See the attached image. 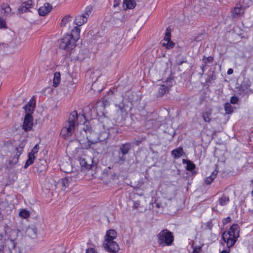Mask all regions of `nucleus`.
Returning <instances> with one entry per match:
<instances>
[{
	"mask_svg": "<svg viewBox=\"0 0 253 253\" xmlns=\"http://www.w3.org/2000/svg\"><path fill=\"white\" fill-rule=\"evenodd\" d=\"M94 249L93 248H89L86 250V253H94Z\"/></svg>",
	"mask_w": 253,
	"mask_h": 253,
	"instance_id": "45",
	"label": "nucleus"
},
{
	"mask_svg": "<svg viewBox=\"0 0 253 253\" xmlns=\"http://www.w3.org/2000/svg\"><path fill=\"white\" fill-rule=\"evenodd\" d=\"M213 58L212 57L209 56L205 59V61H204V62L205 63H211L213 61Z\"/></svg>",
	"mask_w": 253,
	"mask_h": 253,
	"instance_id": "41",
	"label": "nucleus"
},
{
	"mask_svg": "<svg viewBox=\"0 0 253 253\" xmlns=\"http://www.w3.org/2000/svg\"><path fill=\"white\" fill-rule=\"evenodd\" d=\"M131 145L130 143H125L122 145L118 150V163L122 164L126 160V155L130 151Z\"/></svg>",
	"mask_w": 253,
	"mask_h": 253,
	"instance_id": "7",
	"label": "nucleus"
},
{
	"mask_svg": "<svg viewBox=\"0 0 253 253\" xmlns=\"http://www.w3.org/2000/svg\"><path fill=\"white\" fill-rule=\"evenodd\" d=\"M218 204L221 206H224L228 204L229 202V197L225 194H223L221 197L218 199Z\"/></svg>",
	"mask_w": 253,
	"mask_h": 253,
	"instance_id": "22",
	"label": "nucleus"
},
{
	"mask_svg": "<svg viewBox=\"0 0 253 253\" xmlns=\"http://www.w3.org/2000/svg\"><path fill=\"white\" fill-rule=\"evenodd\" d=\"M239 226L237 224L232 225L229 228L227 233L224 232L222 234V239L226 243L228 248L232 247L239 237Z\"/></svg>",
	"mask_w": 253,
	"mask_h": 253,
	"instance_id": "2",
	"label": "nucleus"
},
{
	"mask_svg": "<svg viewBox=\"0 0 253 253\" xmlns=\"http://www.w3.org/2000/svg\"><path fill=\"white\" fill-rule=\"evenodd\" d=\"M157 242L160 247L171 246L174 241V237L172 232L168 229L162 230L157 235Z\"/></svg>",
	"mask_w": 253,
	"mask_h": 253,
	"instance_id": "3",
	"label": "nucleus"
},
{
	"mask_svg": "<svg viewBox=\"0 0 253 253\" xmlns=\"http://www.w3.org/2000/svg\"><path fill=\"white\" fill-rule=\"evenodd\" d=\"M60 82V74L59 72H56L54 74V78L53 81V85L54 87H57Z\"/></svg>",
	"mask_w": 253,
	"mask_h": 253,
	"instance_id": "25",
	"label": "nucleus"
},
{
	"mask_svg": "<svg viewBox=\"0 0 253 253\" xmlns=\"http://www.w3.org/2000/svg\"><path fill=\"white\" fill-rule=\"evenodd\" d=\"M71 20V17L69 16H66L62 19L61 22V26H65L66 24Z\"/></svg>",
	"mask_w": 253,
	"mask_h": 253,
	"instance_id": "31",
	"label": "nucleus"
},
{
	"mask_svg": "<svg viewBox=\"0 0 253 253\" xmlns=\"http://www.w3.org/2000/svg\"><path fill=\"white\" fill-rule=\"evenodd\" d=\"M213 0H194V1L195 3H196L197 1H199L200 6L201 7H204L206 2H207V3H211V1Z\"/></svg>",
	"mask_w": 253,
	"mask_h": 253,
	"instance_id": "30",
	"label": "nucleus"
},
{
	"mask_svg": "<svg viewBox=\"0 0 253 253\" xmlns=\"http://www.w3.org/2000/svg\"><path fill=\"white\" fill-rule=\"evenodd\" d=\"M202 34H199L197 35V36L193 37V40L194 41L198 42L202 40Z\"/></svg>",
	"mask_w": 253,
	"mask_h": 253,
	"instance_id": "37",
	"label": "nucleus"
},
{
	"mask_svg": "<svg viewBox=\"0 0 253 253\" xmlns=\"http://www.w3.org/2000/svg\"><path fill=\"white\" fill-rule=\"evenodd\" d=\"M26 235L32 239L37 237V229L34 225L29 226L26 230Z\"/></svg>",
	"mask_w": 253,
	"mask_h": 253,
	"instance_id": "14",
	"label": "nucleus"
},
{
	"mask_svg": "<svg viewBox=\"0 0 253 253\" xmlns=\"http://www.w3.org/2000/svg\"><path fill=\"white\" fill-rule=\"evenodd\" d=\"M206 228L208 229H209L210 230H211L212 228V226H213V224L212 223V221L211 220V221H208L206 224Z\"/></svg>",
	"mask_w": 253,
	"mask_h": 253,
	"instance_id": "39",
	"label": "nucleus"
},
{
	"mask_svg": "<svg viewBox=\"0 0 253 253\" xmlns=\"http://www.w3.org/2000/svg\"><path fill=\"white\" fill-rule=\"evenodd\" d=\"M114 2H115V3L114 4V7L117 6L118 5V3L116 2V0L114 1Z\"/></svg>",
	"mask_w": 253,
	"mask_h": 253,
	"instance_id": "51",
	"label": "nucleus"
},
{
	"mask_svg": "<svg viewBox=\"0 0 253 253\" xmlns=\"http://www.w3.org/2000/svg\"><path fill=\"white\" fill-rule=\"evenodd\" d=\"M79 161L81 167L85 169H90L93 163L92 159L88 157L85 158L81 157L80 158Z\"/></svg>",
	"mask_w": 253,
	"mask_h": 253,
	"instance_id": "11",
	"label": "nucleus"
},
{
	"mask_svg": "<svg viewBox=\"0 0 253 253\" xmlns=\"http://www.w3.org/2000/svg\"><path fill=\"white\" fill-rule=\"evenodd\" d=\"M172 81L170 80L169 81H168L166 84L161 85L158 90V92L160 95L162 96L164 95L167 91L169 90L170 87L172 86Z\"/></svg>",
	"mask_w": 253,
	"mask_h": 253,
	"instance_id": "12",
	"label": "nucleus"
},
{
	"mask_svg": "<svg viewBox=\"0 0 253 253\" xmlns=\"http://www.w3.org/2000/svg\"><path fill=\"white\" fill-rule=\"evenodd\" d=\"M80 29L78 27H75L74 29H72L71 34H68L67 35L71 37V39L76 42L80 38Z\"/></svg>",
	"mask_w": 253,
	"mask_h": 253,
	"instance_id": "15",
	"label": "nucleus"
},
{
	"mask_svg": "<svg viewBox=\"0 0 253 253\" xmlns=\"http://www.w3.org/2000/svg\"><path fill=\"white\" fill-rule=\"evenodd\" d=\"M39 148V145L37 144L33 148L32 151L29 153L28 159H27L24 166L25 168H28L29 166L34 163L35 159V154L38 152Z\"/></svg>",
	"mask_w": 253,
	"mask_h": 253,
	"instance_id": "9",
	"label": "nucleus"
},
{
	"mask_svg": "<svg viewBox=\"0 0 253 253\" xmlns=\"http://www.w3.org/2000/svg\"><path fill=\"white\" fill-rule=\"evenodd\" d=\"M123 108H124L123 105H122V106L121 105H119V108L122 112H123Z\"/></svg>",
	"mask_w": 253,
	"mask_h": 253,
	"instance_id": "49",
	"label": "nucleus"
},
{
	"mask_svg": "<svg viewBox=\"0 0 253 253\" xmlns=\"http://www.w3.org/2000/svg\"><path fill=\"white\" fill-rule=\"evenodd\" d=\"M59 47L62 49L70 52L76 45L75 42L71 39L70 36L65 35L59 41Z\"/></svg>",
	"mask_w": 253,
	"mask_h": 253,
	"instance_id": "5",
	"label": "nucleus"
},
{
	"mask_svg": "<svg viewBox=\"0 0 253 253\" xmlns=\"http://www.w3.org/2000/svg\"><path fill=\"white\" fill-rule=\"evenodd\" d=\"M87 21L86 17L83 14L78 15L75 19V23L78 26H81Z\"/></svg>",
	"mask_w": 253,
	"mask_h": 253,
	"instance_id": "16",
	"label": "nucleus"
},
{
	"mask_svg": "<svg viewBox=\"0 0 253 253\" xmlns=\"http://www.w3.org/2000/svg\"><path fill=\"white\" fill-rule=\"evenodd\" d=\"M92 10V6H87V7H85L84 11V13H83V14L84 15V16H85V17H86V19H87L89 17V15L91 14Z\"/></svg>",
	"mask_w": 253,
	"mask_h": 253,
	"instance_id": "28",
	"label": "nucleus"
},
{
	"mask_svg": "<svg viewBox=\"0 0 253 253\" xmlns=\"http://www.w3.org/2000/svg\"><path fill=\"white\" fill-rule=\"evenodd\" d=\"M233 72V70L232 69H229L227 71V74L228 75L232 74Z\"/></svg>",
	"mask_w": 253,
	"mask_h": 253,
	"instance_id": "47",
	"label": "nucleus"
},
{
	"mask_svg": "<svg viewBox=\"0 0 253 253\" xmlns=\"http://www.w3.org/2000/svg\"><path fill=\"white\" fill-rule=\"evenodd\" d=\"M170 40V32L168 29L167 28V31L166 32L165 36L164 37V40Z\"/></svg>",
	"mask_w": 253,
	"mask_h": 253,
	"instance_id": "36",
	"label": "nucleus"
},
{
	"mask_svg": "<svg viewBox=\"0 0 253 253\" xmlns=\"http://www.w3.org/2000/svg\"><path fill=\"white\" fill-rule=\"evenodd\" d=\"M92 131V128L90 126L86 125L85 127L84 128V131L86 133V140L84 139H79V141L83 149H89L92 148L93 149L94 146L96 145H98V144H101V142H99L98 139L96 140H93L91 139L90 136H88L87 135V132L91 133Z\"/></svg>",
	"mask_w": 253,
	"mask_h": 253,
	"instance_id": "4",
	"label": "nucleus"
},
{
	"mask_svg": "<svg viewBox=\"0 0 253 253\" xmlns=\"http://www.w3.org/2000/svg\"><path fill=\"white\" fill-rule=\"evenodd\" d=\"M201 247L197 246L195 247L193 249V253H201Z\"/></svg>",
	"mask_w": 253,
	"mask_h": 253,
	"instance_id": "40",
	"label": "nucleus"
},
{
	"mask_svg": "<svg viewBox=\"0 0 253 253\" xmlns=\"http://www.w3.org/2000/svg\"><path fill=\"white\" fill-rule=\"evenodd\" d=\"M16 244L14 240L8 238L4 245L0 247V253H19L16 251Z\"/></svg>",
	"mask_w": 253,
	"mask_h": 253,
	"instance_id": "6",
	"label": "nucleus"
},
{
	"mask_svg": "<svg viewBox=\"0 0 253 253\" xmlns=\"http://www.w3.org/2000/svg\"><path fill=\"white\" fill-rule=\"evenodd\" d=\"M232 12L233 16H235L243 13L244 9L239 4H237V5L233 9Z\"/></svg>",
	"mask_w": 253,
	"mask_h": 253,
	"instance_id": "24",
	"label": "nucleus"
},
{
	"mask_svg": "<svg viewBox=\"0 0 253 253\" xmlns=\"http://www.w3.org/2000/svg\"><path fill=\"white\" fill-rule=\"evenodd\" d=\"M71 178L70 177L62 178L59 181L58 184L62 187V189L64 190L69 186V183L71 182Z\"/></svg>",
	"mask_w": 253,
	"mask_h": 253,
	"instance_id": "17",
	"label": "nucleus"
},
{
	"mask_svg": "<svg viewBox=\"0 0 253 253\" xmlns=\"http://www.w3.org/2000/svg\"><path fill=\"white\" fill-rule=\"evenodd\" d=\"M0 28L6 29V22L3 18L0 16Z\"/></svg>",
	"mask_w": 253,
	"mask_h": 253,
	"instance_id": "35",
	"label": "nucleus"
},
{
	"mask_svg": "<svg viewBox=\"0 0 253 253\" xmlns=\"http://www.w3.org/2000/svg\"><path fill=\"white\" fill-rule=\"evenodd\" d=\"M183 153V149L181 147H179L176 149L172 151L171 154L175 159H177L180 157Z\"/></svg>",
	"mask_w": 253,
	"mask_h": 253,
	"instance_id": "23",
	"label": "nucleus"
},
{
	"mask_svg": "<svg viewBox=\"0 0 253 253\" xmlns=\"http://www.w3.org/2000/svg\"><path fill=\"white\" fill-rule=\"evenodd\" d=\"M186 169L189 171H192L195 168V165L190 161L186 164Z\"/></svg>",
	"mask_w": 253,
	"mask_h": 253,
	"instance_id": "33",
	"label": "nucleus"
},
{
	"mask_svg": "<svg viewBox=\"0 0 253 253\" xmlns=\"http://www.w3.org/2000/svg\"><path fill=\"white\" fill-rule=\"evenodd\" d=\"M218 173V170L216 169L214 170L211 175L209 177H207L205 179V183L207 185H209L213 181V180L215 178L216 175Z\"/></svg>",
	"mask_w": 253,
	"mask_h": 253,
	"instance_id": "21",
	"label": "nucleus"
},
{
	"mask_svg": "<svg viewBox=\"0 0 253 253\" xmlns=\"http://www.w3.org/2000/svg\"><path fill=\"white\" fill-rule=\"evenodd\" d=\"M136 6V2L134 0H127L124 2L123 6L125 9H133Z\"/></svg>",
	"mask_w": 253,
	"mask_h": 253,
	"instance_id": "20",
	"label": "nucleus"
},
{
	"mask_svg": "<svg viewBox=\"0 0 253 253\" xmlns=\"http://www.w3.org/2000/svg\"><path fill=\"white\" fill-rule=\"evenodd\" d=\"M81 117H83L84 119H85V117L84 114H83Z\"/></svg>",
	"mask_w": 253,
	"mask_h": 253,
	"instance_id": "52",
	"label": "nucleus"
},
{
	"mask_svg": "<svg viewBox=\"0 0 253 253\" xmlns=\"http://www.w3.org/2000/svg\"><path fill=\"white\" fill-rule=\"evenodd\" d=\"M190 161L189 160H185V159H183L182 160V163L183 164H187L188 163V162H189Z\"/></svg>",
	"mask_w": 253,
	"mask_h": 253,
	"instance_id": "48",
	"label": "nucleus"
},
{
	"mask_svg": "<svg viewBox=\"0 0 253 253\" xmlns=\"http://www.w3.org/2000/svg\"><path fill=\"white\" fill-rule=\"evenodd\" d=\"M230 221H231V218L229 216H228L223 219V223L224 224H227L228 223L230 222Z\"/></svg>",
	"mask_w": 253,
	"mask_h": 253,
	"instance_id": "44",
	"label": "nucleus"
},
{
	"mask_svg": "<svg viewBox=\"0 0 253 253\" xmlns=\"http://www.w3.org/2000/svg\"><path fill=\"white\" fill-rule=\"evenodd\" d=\"M140 206V202L138 201H135L133 202V208L134 209H138Z\"/></svg>",
	"mask_w": 253,
	"mask_h": 253,
	"instance_id": "43",
	"label": "nucleus"
},
{
	"mask_svg": "<svg viewBox=\"0 0 253 253\" xmlns=\"http://www.w3.org/2000/svg\"><path fill=\"white\" fill-rule=\"evenodd\" d=\"M117 233L114 230H108L105 236V241H112L116 238Z\"/></svg>",
	"mask_w": 253,
	"mask_h": 253,
	"instance_id": "18",
	"label": "nucleus"
},
{
	"mask_svg": "<svg viewBox=\"0 0 253 253\" xmlns=\"http://www.w3.org/2000/svg\"><path fill=\"white\" fill-rule=\"evenodd\" d=\"M33 108V106L32 104H28L24 107V108L26 111L31 112L32 111V108Z\"/></svg>",
	"mask_w": 253,
	"mask_h": 253,
	"instance_id": "38",
	"label": "nucleus"
},
{
	"mask_svg": "<svg viewBox=\"0 0 253 253\" xmlns=\"http://www.w3.org/2000/svg\"><path fill=\"white\" fill-rule=\"evenodd\" d=\"M238 101V99L237 97L234 96H232L231 98V103L232 104H236L237 103Z\"/></svg>",
	"mask_w": 253,
	"mask_h": 253,
	"instance_id": "42",
	"label": "nucleus"
},
{
	"mask_svg": "<svg viewBox=\"0 0 253 253\" xmlns=\"http://www.w3.org/2000/svg\"><path fill=\"white\" fill-rule=\"evenodd\" d=\"M33 119L31 114L27 113L25 115L23 125V129L25 131H28L31 130L33 125Z\"/></svg>",
	"mask_w": 253,
	"mask_h": 253,
	"instance_id": "10",
	"label": "nucleus"
},
{
	"mask_svg": "<svg viewBox=\"0 0 253 253\" xmlns=\"http://www.w3.org/2000/svg\"><path fill=\"white\" fill-rule=\"evenodd\" d=\"M186 62V61L184 60H177V62H176V64H177V65L180 66V65H182V64L183 63H184V62Z\"/></svg>",
	"mask_w": 253,
	"mask_h": 253,
	"instance_id": "46",
	"label": "nucleus"
},
{
	"mask_svg": "<svg viewBox=\"0 0 253 253\" xmlns=\"http://www.w3.org/2000/svg\"><path fill=\"white\" fill-rule=\"evenodd\" d=\"M11 11V8L9 5L4 3L1 6V13L8 14Z\"/></svg>",
	"mask_w": 253,
	"mask_h": 253,
	"instance_id": "27",
	"label": "nucleus"
},
{
	"mask_svg": "<svg viewBox=\"0 0 253 253\" xmlns=\"http://www.w3.org/2000/svg\"><path fill=\"white\" fill-rule=\"evenodd\" d=\"M19 215L22 218H27L30 216V213L28 211L23 209L19 212Z\"/></svg>",
	"mask_w": 253,
	"mask_h": 253,
	"instance_id": "29",
	"label": "nucleus"
},
{
	"mask_svg": "<svg viewBox=\"0 0 253 253\" xmlns=\"http://www.w3.org/2000/svg\"><path fill=\"white\" fill-rule=\"evenodd\" d=\"M103 246L106 251L111 253H116L119 250V245L113 240L105 241Z\"/></svg>",
	"mask_w": 253,
	"mask_h": 253,
	"instance_id": "8",
	"label": "nucleus"
},
{
	"mask_svg": "<svg viewBox=\"0 0 253 253\" xmlns=\"http://www.w3.org/2000/svg\"><path fill=\"white\" fill-rule=\"evenodd\" d=\"M79 118L80 116L76 111H74L70 114L65 124V126L61 131V134L64 138H67L73 134L76 126L78 125Z\"/></svg>",
	"mask_w": 253,
	"mask_h": 253,
	"instance_id": "1",
	"label": "nucleus"
},
{
	"mask_svg": "<svg viewBox=\"0 0 253 253\" xmlns=\"http://www.w3.org/2000/svg\"><path fill=\"white\" fill-rule=\"evenodd\" d=\"M221 253H229V250H223L221 252Z\"/></svg>",
	"mask_w": 253,
	"mask_h": 253,
	"instance_id": "50",
	"label": "nucleus"
},
{
	"mask_svg": "<svg viewBox=\"0 0 253 253\" xmlns=\"http://www.w3.org/2000/svg\"><path fill=\"white\" fill-rule=\"evenodd\" d=\"M164 41L165 42L163 43V46L166 47L167 49H171L174 47V43H173L171 40Z\"/></svg>",
	"mask_w": 253,
	"mask_h": 253,
	"instance_id": "26",
	"label": "nucleus"
},
{
	"mask_svg": "<svg viewBox=\"0 0 253 253\" xmlns=\"http://www.w3.org/2000/svg\"><path fill=\"white\" fill-rule=\"evenodd\" d=\"M51 6L48 3H45L42 6L39 8V13L41 16H44L48 13L51 10Z\"/></svg>",
	"mask_w": 253,
	"mask_h": 253,
	"instance_id": "13",
	"label": "nucleus"
},
{
	"mask_svg": "<svg viewBox=\"0 0 253 253\" xmlns=\"http://www.w3.org/2000/svg\"><path fill=\"white\" fill-rule=\"evenodd\" d=\"M224 109L226 114H230L232 112V106L229 103L225 104Z\"/></svg>",
	"mask_w": 253,
	"mask_h": 253,
	"instance_id": "32",
	"label": "nucleus"
},
{
	"mask_svg": "<svg viewBox=\"0 0 253 253\" xmlns=\"http://www.w3.org/2000/svg\"><path fill=\"white\" fill-rule=\"evenodd\" d=\"M32 5V1L31 0H28L26 3L25 4V6H23L22 8V11H26L27 9L30 8Z\"/></svg>",
	"mask_w": 253,
	"mask_h": 253,
	"instance_id": "34",
	"label": "nucleus"
},
{
	"mask_svg": "<svg viewBox=\"0 0 253 253\" xmlns=\"http://www.w3.org/2000/svg\"><path fill=\"white\" fill-rule=\"evenodd\" d=\"M146 119L147 120V121H150V119H148V118H146Z\"/></svg>",
	"mask_w": 253,
	"mask_h": 253,
	"instance_id": "53",
	"label": "nucleus"
},
{
	"mask_svg": "<svg viewBox=\"0 0 253 253\" xmlns=\"http://www.w3.org/2000/svg\"><path fill=\"white\" fill-rule=\"evenodd\" d=\"M211 113L212 111L211 109H207L205 112L202 113V116L205 122H210L211 120L210 116H211Z\"/></svg>",
	"mask_w": 253,
	"mask_h": 253,
	"instance_id": "19",
	"label": "nucleus"
}]
</instances>
